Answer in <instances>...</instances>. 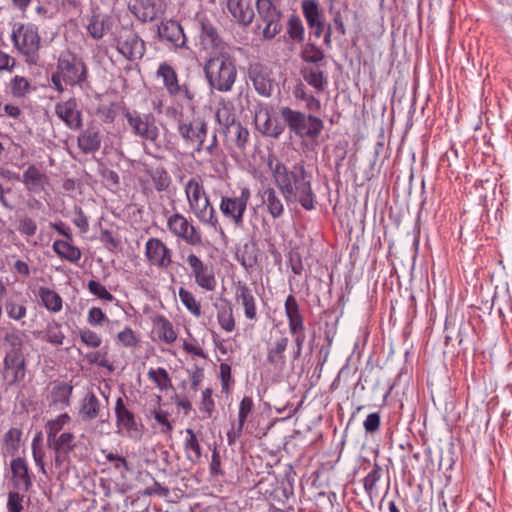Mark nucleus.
<instances>
[{
    "label": "nucleus",
    "mask_w": 512,
    "mask_h": 512,
    "mask_svg": "<svg viewBox=\"0 0 512 512\" xmlns=\"http://www.w3.org/2000/svg\"><path fill=\"white\" fill-rule=\"evenodd\" d=\"M204 73L211 89L230 92L237 79L235 59L227 53L212 56L205 62Z\"/></svg>",
    "instance_id": "obj_2"
},
{
    "label": "nucleus",
    "mask_w": 512,
    "mask_h": 512,
    "mask_svg": "<svg viewBox=\"0 0 512 512\" xmlns=\"http://www.w3.org/2000/svg\"><path fill=\"white\" fill-rule=\"evenodd\" d=\"M84 358L90 365H97L102 368H106L109 372L114 371V365L108 358V351L104 349L87 353Z\"/></svg>",
    "instance_id": "obj_53"
},
{
    "label": "nucleus",
    "mask_w": 512,
    "mask_h": 512,
    "mask_svg": "<svg viewBox=\"0 0 512 512\" xmlns=\"http://www.w3.org/2000/svg\"><path fill=\"white\" fill-rule=\"evenodd\" d=\"M280 115L289 131L299 138L317 139L323 129L324 122L318 116L306 114L288 106L281 107Z\"/></svg>",
    "instance_id": "obj_3"
},
{
    "label": "nucleus",
    "mask_w": 512,
    "mask_h": 512,
    "mask_svg": "<svg viewBox=\"0 0 512 512\" xmlns=\"http://www.w3.org/2000/svg\"><path fill=\"white\" fill-rule=\"evenodd\" d=\"M144 255L150 266L160 270H166L173 262L172 250L160 238L156 237H151L146 241Z\"/></svg>",
    "instance_id": "obj_16"
},
{
    "label": "nucleus",
    "mask_w": 512,
    "mask_h": 512,
    "mask_svg": "<svg viewBox=\"0 0 512 512\" xmlns=\"http://www.w3.org/2000/svg\"><path fill=\"white\" fill-rule=\"evenodd\" d=\"M285 316L288 322V330L293 339L294 348L291 353L293 360L302 356L306 341L305 319L300 305L293 294H289L284 302Z\"/></svg>",
    "instance_id": "obj_5"
},
{
    "label": "nucleus",
    "mask_w": 512,
    "mask_h": 512,
    "mask_svg": "<svg viewBox=\"0 0 512 512\" xmlns=\"http://www.w3.org/2000/svg\"><path fill=\"white\" fill-rule=\"evenodd\" d=\"M301 7L309 28L312 29L324 21L316 0H303Z\"/></svg>",
    "instance_id": "obj_43"
},
{
    "label": "nucleus",
    "mask_w": 512,
    "mask_h": 512,
    "mask_svg": "<svg viewBox=\"0 0 512 512\" xmlns=\"http://www.w3.org/2000/svg\"><path fill=\"white\" fill-rule=\"evenodd\" d=\"M213 391L211 388H206L201 393V400L199 402V411L202 414V419H209L212 417L215 410V402L212 398Z\"/></svg>",
    "instance_id": "obj_58"
},
{
    "label": "nucleus",
    "mask_w": 512,
    "mask_h": 512,
    "mask_svg": "<svg viewBox=\"0 0 512 512\" xmlns=\"http://www.w3.org/2000/svg\"><path fill=\"white\" fill-rule=\"evenodd\" d=\"M255 5L258 16L264 23L263 38L271 40L282 31V12L272 0H256Z\"/></svg>",
    "instance_id": "obj_11"
},
{
    "label": "nucleus",
    "mask_w": 512,
    "mask_h": 512,
    "mask_svg": "<svg viewBox=\"0 0 512 512\" xmlns=\"http://www.w3.org/2000/svg\"><path fill=\"white\" fill-rule=\"evenodd\" d=\"M3 379L12 386L24 380L26 360L23 352L7 351L3 359Z\"/></svg>",
    "instance_id": "obj_17"
},
{
    "label": "nucleus",
    "mask_w": 512,
    "mask_h": 512,
    "mask_svg": "<svg viewBox=\"0 0 512 512\" xmlns=\"http://www.w3.org/2000/svg\"><path fill=\"white\" fill-rule=\"evenodd\" d=\"M11 94L16 98H23L31 91V84L24 76L15 75L10 81Z\"/></svg>",
    "instance_id": "obj_59"
},
{
    "label": "nucleus",
    "mask_w": 512,
    "mask_h": 512,
    "mask_svg": "<svg viewBox=\"0 0 512 512\" xmlns=\"http://www.w3.org/2000/svg\"><path fill=\"white\" fill-rule=\"evenodd\" d=\"M41 434L37 433L31 442V450L35 465L39 468L40 472L46 475V468L44 463L45 451L41 444Z\"/></svg>",
    "instance_id": "obj_57"
},
{
    "label": "nucleus",
    "mask_w": 512,
    "mask_h": 512,
    "mask_svg": "<svg viewBox=\"0 0 512 512\" xmlns=\"http://www.w3.org/2000/svg\"><path fill=\"white\" fill-rule=\"evenodd\" d=\"M159 40L175 49L182 48L187 42L182 26L175 20L162 21L158 26Z\"/></svg>",
    "instance_id": "obj_21"
},
{
    "label": "nucleus",
    "mask_w": 512,
    "mask_h": 512,
    "mask_svg": "<svg viewBox=\"0 0 512 512\" xmlns=\"http://www.w3.org/2000/svg\"><path fill=\"white\" fill-rule=\"evenodd\" d=\"M78 415L83 422H91L104 416L101 403L94 392L88 391L81 399Z\"/></svg>",
    "instance_id": "obj_26"
},
{
    "label": "nucleus",
    "mask_w": 512,
    "mask_h": 512,
    "mask_svg": "<svg viewBox=\"0 0 512 512\" xmlns=\"http://www.w3.org/2000/svg\"><path fill=\"white\" fill-rule=\"evenodd\" d=\"M382 474L383 469L380 466V464L375 460L372 465V469L362 480L364 491L368 495L371 502H373L374 499L378 497L377 484L381 480Z\"/></svg>",
    "instance_id": "obj_39"
},
{
    "label": "nucleus",
    "mask_w": 512,
    "mask_h": 512,
    "mask_svg": "<svg viewBox=\"0 0 512 512\" xmlns=\"http://www.w3.org/2000/svg\"><path fill=\"white\" fill-rule=\"evenodd\" d=\"M258 252L255 243H245L236 252V260L246 271L253 269L258 263Z\"/></svg>",
    "instance_id": "obj_40"
},
{
    "label": "nucleus",
    "mask_w": 512,
    "mask_h": 512,
    "mask_svg": "<svg viewBox=\"0 0 512 512\" xmlns=\"http://www.w3.org/2000/svg\"><path fill=\"white\" fill-rule=\"evenodd\" d=\"M43 339L56 347L61 346L65 339L62 325L55 320L49 322L45 327Z\"/></svg>",
    "instance_id": "obj_49"
},
{
    "label": "nucleus",
    "mask_w": 512,
    "mask_h": 512,
    "mask_svg": "<svg viewBox=\"0 0 512 512\" xmlns=\"http://www.w3.org/2000/svg\"><path fill=\"white\" fill-rule=\"evenodd\" d=\"M153 332L157 340L165 344H173L178 337V333L173 323L164 315H156L152 318Z\"/></svg>",
    "instance_id": "obj_30"
},
{
    "label": "nucleus",
    "mask_w": 512,
    "mask_h": 512,
    "mask_svg": "<svg viewBox=\"0 0 512 512\" xmlns=\"http://www.w3.org/2000/svg\"><path fill=\"white\" fill-rule=\"evenodd\" d=\"M167 230L178 240L190 246H201L203 236L200 228L193 223V220L180 212H175L167 217Z\"/></svg>",
    "instance_id": "obj_10"
},
{
    "label": "nucleus",
    "mask_w": 512,
    "mask_h": 512,
    "mask_svg": "<svg viewBox=\"0 0 512 512\" xmlns=\"http://www.w3.org/2000/svg\"><path fill=\"white\" fill-rule=\"evenodd\" d=\"M56 72L64 79V83L71 87H82L88 77V69L83 59L70 51L59 55Z\"/></svg>",
    "instance_id": "obj_7"
},
{
    "label": "nucleus",
    "mask_w": 512,
    "mask_h": 512,
    "mask_svg": "<svg viewBox=\"0 0 512 512\" xmlns=\"http://www.w3.org/2000/svg\"><path fill=\"white\" fill-rule=\"evenodd\" d=\"M55 114L71 130H79L83 126L82 112L75 97L57 103Z\"/></svg>",
    "instance_id": "obj_19"
},
{
    "label": "nucleus",
    "mask_w": 512,
    "mask_h": 512,
    "mask_svg": "<svg viewBox=\"0 0 512 512\" xmlns=\"http://www.w3.org/2000/svg\"><path fill=\"white\" fill-rule=\"evenodd\" d=\"M73 385L65 381H54L50 392V406L63 410L71 405Z\"/></svg>",
    "instance_id": "obj_27"
},
{
    "label": "nucleus",
    "mask_w": 512,
    "mask_h": 512,
    "mask_svg": "<svg viewBox=\"0 0 512 512\" xmlns=\"http://www.w3.org/2000/svg\"><path fill=\"white\" fill-rule=\"evenodd\" d=\"M185 194L189 209L204 200L208 195L205 192L203 184L196 178L189 179L185 184Z\"/></svg>",
    "instance_id": "obj_42"
},
{
    "label": "nucleus",
    "mask_w": 512,
    "mask_h": 512,
    "mask_svg": "<svg viewBox=\"0 0 512 512\" xmlns=\"http://www.w3.org/2000/svg\"><path fill=\"white\" fill-rule=\"evenodd\" d=\"M215 116L222 133L238 122L233 107L227 104L219 107Z\"/></svg>",
    "instance_id": "obj_52"
},
{
    "label": "nucleus",
    "mask_w": 512,
    "mask_h": 512,
    "mask_svg": "<svg viewBox=\"0 0 512 512\" xmlns=\"http://www.w3.org/2000/svg\"><path fill=\"white\" fill-rule=\"evenodd\" d=\"M156 76L162 79L163 85L171 97H181L187 101L194 100L195 93L186 84H179L177 72L169 63H160Z\"/></svg>",
    "instance_id": "obj_14"
},
{
    "label": "nucleus",
    "mask_w": 512,
    "mask_h": 512,
    "mask_svg": "<svg viewBox=\"0 0 512 512\" xmlns=\"http://www.w3.org/2000/svg\"><path fill=\"white\" fill-rule=\"evenodd\" d=\"M183 449L187 461H189L191 464L196 465L201 462L202 447L195 431L191 428H187L185 430Z\"/></svg>",
    "instance_id": "obj_34"
},
{
    "label": "nucleus",
    "mask_w": 512,
    "mask_h": 512,
    "mask_svg": "<svg viewBox=\"0 0 512 512\" xmlns=\"http://www.w3.org/2000/svg\"><path fill=\"white\" fill-rule=\"evenodd\" d=\"M302 76L307 84L313 87L318 93L325 91L328 85L327 78L320 69L306 68L302 71Z\"/></svg>",
    "instance_id": "obj_46"
},
{
    "label": "nucleus",
    "mask_w": 512,
    "mask_h": 512,
    "mask_svg": "<svg viewBox=\"0 0 512 512\" xmlns=\"http://www.w3.org/2000/svg\"><path fill=\"white\" fill-rule=\"evenodd\" d=\"M275 186L287 204H299L304 210L316 208L317 196L312 188V175L305 168L304 161L290 167L281 161L268 162Z\"/></svg>",
    "instance_id": "obj_1"
},
{
    "label": "nucleus",
    "mask_w": 512,
    "mask_h": 512,
    "mask_svg": "<svg viewBox=\"0 0 512 512\" xmlns=\"http://www.w3.org/2000/svg\"><path fill=\"white\" fill-rule=\"evenodd\" d=\"M154 188L158 192L167 191L171 185V177L164 167H157L148 171Z\"/></svg>",
    "instance_id": "obj_51"
},
{
    "label": "nucleus",
    "mask_w": 512,
    "mask_h": 512,
    "mask_svg": "<svg viewBox=\"0 0 512 512\" xmlns=\"http://www.w3.org/2000/svg\"><path fill=\"white\" fill-rule=\"evenodd\" d=\"M115 418L118 433H124L129 438H139L143 433V425L135 414L129 410L122 397L115 403Z\"/></svg>",
    "instance_id": "obj_15"
},
{
    "label": "nucleus",
    "mask_w": 512,
    "mask_h": 512,
    "mask_svg": "<svg viewBox=\"0 0 512 512\" xmlns=\"http://www.w3.org/2000/svg\"><path fill=\"white\" fill-rule=\"evenodd\" d=\"M25 300L16 301L9 299L5 302V310L10 319L20 321L27 315V307Z\"/></svg>",
    "instance_id": "obj_56"
},
{
    "label": "nucleus",
    "mask_w": 512,
    "mask_h": 512,
    "mask_svg": "<svg viewBox=\"0 0 512 512\" xmlns=\"http://www.w3.org/2000/svg\"><path fill=\"white\" fill-rule=\"evenodd\" d=\"M287 33L289 38L297 43L304 40L305 28L301 18L297 14H291L288 19Z\"/></svg>",
    "instance_id": "obj_55"
},
{
    "label": "nucleus",
    "mask_w": 512,
    "mask_h": 512,
    "mask_svg": "<svg viewBox=\"0 0 512 512\" xmlns=\"http://www.w3.org/2000/svg\"><path fill=\"white\" fill-rule=\"evenodd\" d=\"M36 296L39 298L41 305L51 313H59L63 308L62 297L49 287L39 286Z\"/></svg>",
    "instance_id": "obj_35"
},
{
    "label": "nucleus",
    "mask_w": 512,
    "mask_h": 512,
    "mask_svg": "<svg viewBox=\"0 0 512 512\" xmlns=\"http://www.w3.org/2000/svg\"><path fill=\"white\" fill-rule=\"evenodd\" d=\"M254 122L257 130L268 137L279 138L284 127L271 115V110L266 105H260L255 110Z\"/></svg>",
    "instance_id": "obj_20"
},
{
    "label": "nucleus",
    "mask_w": 512,
    "mask_h": 512,
    "mask_svg": "<svg viewBox=\"0 0 512 512\" xmlns=\"http://www.w3.org/2000/svg\"><path fill=\"white\" fill-rule=\"evenodd\" d=\"M239 149H245L249 140V131L239 121L223 132Z\"/></svg>",
    "instance_id": "obj_45"
},
{
    "label": "nucleus",
    "mask_w": 512,
    "mask_h": 512,
    "mask_svg": "<svg viewBox=\"0 0 512 512\" xmlns=\"http://www.w3.org/2000/svg\"><path fill=\"white\" fill-rule=\"evenodd\" d=\"M131 12L141 22H150L162 14V5L156 0H140L130 7Z\"/></svg>",
    "instance_id": "obj_28"
},
{
    "label": "nucleus",
    "mask_w": 512,
    "mask_h": 512,
    "mask_svg": "<svg viewBox=\"0 0 512 512\" xmlns=\"http://www.w3.org/2000/svg\"><path fill=\"white\" fill-rule=\"evenodd\" d=\"M11 41L15 48L25 57L28 64H37L39 61V49L41 38L38 28L33 24H19L14 27Z\"/></svg>",
    "instance_id": "obj_6"
},
{
    "label": "nucleus",
    "mask_w": 512,
    "mask_h": 512,
    "mask_svg": "<svg viewBox=\"0 0 512 512\" xmlns=\"http://www.w3.org/2000/svg\"><path fill=\"white\" fill-rule=\"evenodd\" d=\"M185 261L189 266L190 276L201 289L212 292L216 289L217 280L211 264L205 263L194 252H190Z\"/></svg>",
    "instance_id": "obj_13"
},
{
    "label": "nucleus",
    "mask_w": 512,
    "mask_h": 512,
    "mask_svg": "<svg viewBox=\"0 0 512 512\" xmlns=\"http://www.w3.org/2000/svg\"><path fill=\"white\" fill-rule=\"evenodd\" d=\"M47 446L54 453H71L76 448V436L71 431H64L47 440Z\"/></svg>",
    "instance_id": "obj_37"
},
{
    "label": "nucleus",
    "mask_w": 512,
    "mask_h": 512,
    "mask_svg": "<svg viewBox=\"0 0 512 512\" xmlns=\"http://www.w3.org/2000/svg\"><path fill=\"white\" fill-rule=\"evenodd\" d=\"M301 57L306 63L318 64L324 59L323 50L313 43H308L304 46Z\"/></svg>",
    "instance_id": "obj_62"
},
{
    "label": "nucleus",
    "mask_w": 512,
    "mask_h": 512,
    "mask_svg": "<svg viewBox=\"0 0 512 512\" xmlns=\"http://www.w3.org/2000/svg\"><path fill=\"white\" fill-rule=\"evenodd\" d=\"M105 458V463L110 464L122 477H125L128 472H132V467L127 459L120 455L118 452L102 450Z\"/></svg>",
    "instance_id": "obj_47"
},
{
    "label": "nucleus",
    "mask_w": 512,
    "mask_h": 512,
    "mask_svg": "<svg viewBox=\"0 0 512 512\" xmlns=\"http://www.w3.org/2000/svg\"><path fill=\"white\" fill-rule=\"evenodd\" d=\"M197 220L203 225L217 229L219 225L218 217L215 208L207 196L204 200L190 208Z\"/></svg>",
    "instance_id": "obj_31"
},
{
    "label": "nucleus",
    "mask_w": 512,
    "mask_h": 512,
    "mask_svg": "<svg viewBox=\"0 0 512 512\" xmlns=\"http://www.w3.org/2000/svg\"><path fill=\"white\" fill-rule=\"evenodd\" d=\"M53 251L63 260L78 263L82 257L79 247L72 245L69 240H55L52 244Z\"/></svg>",
    "instance_id": "obj_38"
},
{
    "label": "nucleus",
    "mask_w": 512,
    "mask_h": 512,
    "mask_svg": "<svg viewBox=\"0 0 512 512\" xmlns=\"http://www.w3.org/2000/svg\"><path fill=\"white\" fill-rule=\"evenodd\" d=\"M25 332L19 329H12L5 333L4 343L10 347L9 351L23 352Z\"/></svg>",
    "instance_id": "obj_61"
},
{
    "label": "nucleus",
    "mask_w": 512,
    "mask_h": 512,
    "mask_svg": "<svg viewBox=\"0 0 512 512\" xmlns=\"http://www.w3.org/2000/svg\"><path fill=\"white\" fill-rule=\"evenodd\" d=\"M107 29V16L93 11L86 24V30L89 36L94 40H100L104 37Z\"/></svg>",
    "instance_id": "obj_41"
},
{
    "label": "nucleus",
    "mask_w": 512,
    "mask_h": 512,
    "mask_svg": "<svg viewBox=\"0 0 512 512\" xmlns=\"http://www.w3.org/2000/svg\"><path fill=\"white\" fill-rule=\"evenodd\" d=\"M226 6L232 18L241 26H249L254 18L255 13L252 0H227Z\"/></svg>",
    "instance_id": "obj_24"
},
{
    "label": "nucleus",
    "mask_w": 512,
    "mask_h": 512,
    "mask_svg": "<svg viewBox=\"0 0 512 512\" xmlns=\"http://www.w3.org/2000/svg\"><path fill=\"white\" fill-rule=\"evenodd\" d=\"M70 421L71 417L68 413H62L54 419L47 421L45 425L47 440L61 434L64 426L67 425Z\"/></svg>",
    "instance_id": "obj_54"
},
{
    "label": "nucleus",
    "mask_w": 512,
    "mask_h": 512,
    "mask_svg": "<svg viewBox=\"0 0 512 512\" xmlns=\"http://www.w3.org/2000/svg\"><path fill=\"white\" fill-rule=\"evenodd\" d=\"M252 198V191L248 185H241L237 190L221 196L219 210L229 223L235 228L244 227V216Z\"/></svg>",
    "instance_id": "obj_4"
},
{
    "label": "nucleus",
    "mask_w": 512,
    "mask_h": 512,
    "mask_svg": "<svg viewBox=\"0 0 512 512\" xmlns=\"http://www.w3.org/2000/svg\"><path fill=\"white\" fill-rule=\"evenodd\" d=\"M116 49L126 60L135 61L144 56L146 45L132 28L123 27L116 37Z\"/></svg>",
    "instance_id": "obj_12"
},
{
    "label": "nucleus",
    "mask_w": 512,
    "mask_h": 512,
    "mask_svg": "<svg viewBox=\"0 0 512 512\" xmlns=\"http://www.w3.org/2000/svg\"><path fill=\"white\" fill-rule=\"evenodd\" d=\"M178 295L181 303L190 312V314H192L194 317L201 316V304L191 291L184 287H180L178 290Z\"/></svg>",
    "instance_id": "obj_50"
},
{
    "label": "nucleus",
    "mask_w": 512,
    "mask_h": 512,
    "mask_svg": "<svg viewBox=\"0 0 512 512\" xmlns=\"http://www.w3.org/2000/svg\"><path fill=\"white\" fill-rule=\"evenodd\" d=\"M147 376L160 392H166L173 388L171 377L168 371L163 367H151L148 370Z\"/></svg>",
    "instance_id": "obj_44"
},
{
    "label": "nucleus",
    "mask_w": 512,
    "mask_h": 512,
    "mask_svg": "<svg viewBox=\"0 0 512 512\" xmlns=\"http://www.w3.org/2000/svg\"><path fill=\"white\" fill-rule=\"evenodd\" d=\"M101 143L102 135L95 127L86 128L77 138L78 148L84 154H94L100 149Z\"/></svg>",
    "instance_id": "obj_32"
},
{
    "label": "nucleus",
    "mask_w": 512,
    "mask_h": 512,
    "mask_svg": "<svg viewBox=\"0 0 512 512\" xmlns=\"http://www.w3.org/2000/svg\"><path fill=\"white\" fill-rule=\"evenodd\" d=\"M216 317L219 326L225 332L231 333L235 330L236 322L233 315V309L231 306L218 310Z\"/></svg>",
    "instance_id": "obj_60"
},
{
    "label": "nucleus",
    "mask_w": 512,
    "mask_h": 512,
    "mask_svg": "<svg viewBox=\"0 0 512 512\" xmlns=\"http://www.w3.org/2000/svg\"><path fill=\"white\" fill-rule=\"evenodd\" d=\"M10 469L13 487L23 493L28 492L33 485V481L30 468L25 458H13L10 463Z\"/></svg>",
    "instance_id": "obj_22"
},
{
    "label": "nucleus",
    "mask_w": 512,
    "mask_h": 512,
    "mask_svg": "<svg viewBox=\"0 0 512 512\" xmlns=\"http://www.w3.org/2000/svg\"><path fill=\"white\" fill-rule=\"evenodd\" d=\"M248 77L259 95L263 97H270L272 95L273 81L266 66L259 62L250 64L248 67Z\"/></svg>",
    "instance_id": "obj_23"
},
{
    "label": "nucleus",
    "mask_w": 512,
    "mask_h": 512,
    "mask_svg": "<svg viewBox=\"0 0 512 512\" xmlns=\"http://www.w3.org/2000/svg\"><path fill=\"white\" fill-rule=\"evenodd\" d=\"M177 132L187 146H193L195 152L204 150V143L208 134V123L200 116L177 118Z\"/></svg>",
    "instance_id": "obj_8"
},
{
    "label": "nucleus",
    "mask_w": 512,
    "mask_h": 512,
    "mask_svg": "<svg viewBox=\"0 0 512 512\" xmlns=\"http://www.w3.org/2000/svg\"><path fill=\"white\" fill-rule=\"evenodd\" d=\"M261 198L268 214L273 219H278L284 215V204L274 188L267 187L263 189Z\"/></svg>",
    "instance_id": "obj_36"
},
{
    "label": "nucleus",
    "mask_w": 512,
    "mask_h": 512,
    "mask_svg": "<svg viewBox=\"0 0 512 512\" xmlns=\"http://www.w3.org/2000/svg\"><path fill=\"white\" fill-rule=\"evenodd\" d=\"M199 37L205 48H221L223 44L217 27L204 18L199 20Z\"/></svg>",
    "instance_id": "obj_33"
},
{
    "label": "nucleus",
    "mask_w": 512,
    "mask_h": 512,
    "mask_svg": "<svg viewBox=\"0 0 512 512\" xmlns=\"http://www.w3.org/2000/svg\"><path fill=\"white\" fill-rule=\"evenodd\" d=\"M22 437V430L19 428H10L3 435V450L6 454L14 456L18 453Z\"/></svg>",
    "instance_id": "obj_48"
},
{
    "label": "nucleus",
    "mask_w": 512,
    "mask_h": 512,
    "mask_svg": "<svg viewBox=\"0 0 512 512\" xmlns=\"http://www.w3.org/2000/svg\"><path fill=\"white\" fill-rule=\"evenodd\" d=\"M288 343L289 338L283 333L278 337L272 338L267 343V363L275 368H283L286 364L285 351Z\"/></svg>",
    "instance_id": "obj_25"
},
{
    "label": "nucleus",
    "mask_w": 512,
    "mask_h": 512,
    "mask_svg": "<svg viewBox=\"0 0 512 512\" xmlns=\"http://www.w3.org/2000/svg\"><path fill=\"white\" fill-rule=\"evenodd\" d=\"M22 182L31 193H41L48 182L47 175L36 165L31 164L22 174Z\"/></svg>",
    "instance_id": "obj_29"
},
{
    "label": "nucleus",
    "mask_w": 512,
    "mask_h": 512,
    "mask_svg": "<svg viewBox=\"0 0 512 512\" xmlns=\"http://www.w3.org/2000/svg\"><path fill=\"white\" fill-rule=\"evenodd\" d=\"M79 338L80 341L88 348L96 349L102 344L101 336L97 332L86 327L79 330Z\"/></svg>",
    "instance_id": "obj_63"
},
{
    "label": "nucleus",
    "mask_w": 512,
    "mask_h": 512,
    "mask_svg": "<svg viewBox=\"0 0 512 512\" xmlns=\"http://www.w3.org/2000/svg\"><path fill=\"white\" fill-rule=\"evenodd\" d=\"M234 299L243 308L247 320L253 322L258 320L257 300L247 283L238 281L234 284Z\"/></svg>",
    "instance_id": "obj_18"
},
{
    "label": "nucleus",
    "mask_w": 512,
    "mask_h": 512,
    "mask_svg": "<svg viewBox=\"0 0 512 512\" xmlns=\"http://www.w3.org/2000/svg\"><path fill=\"white\" fill-rule=\"evenodd\" d=\"M123 116L133 136L150 143H155L158 140L159 128L153 113H141L137 110L125 109Z\"/></svg>",
    "instance_id": "obj_9"
},
{
    "label": "nucleus",
    "mask_w": 512,
    "mask_h": 512,
    "mask_svg": "<svg viewBox=\"0 0 512 512\" xmlns=\"http://www.w3.org/2000/svg\"><path fill=\"white\" fill-rule=\"evenodd\" d=\"M87 289L92 295L101 300L107 302H113L115 300L114 295L110 293L103 284L96 280H89L87 283Z\"/></svg>",
    "instance_id": "obj_64"
}]
</instances>
